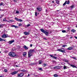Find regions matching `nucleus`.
Wrapping results in <instances>:
<instances>
[{
  "instance_id": "49530a36",
  "label": "nucleus",
  "mask_w": 77,
  "mask_h": 77,
  "mask_svg": "<svg viewBox=\"0 0 77 77\" xmlns=\"http://www.w3.org/2000/svg\"><path fill=\"white\" fill-rule=\"evenodd\" d=\"M35 16L36 17V16H37V12H35Z\"/></svg>"
},
{
  "instance_id": "39448f33",
  "label": "nucleus",
  "mask_w": 77,
  "mask_h": 77,
  "mask_svg": "<svg viewBox=\"0 0 77 77\" xmlns=\"http://www.w3.org/2000/svg\"><path fill=\"white\" fill-rule=\"evenodd\" d=\"M15 19L16 20V21H20V22H21L22 21H23V20H21V19H19L16 17H15Z\"/></svg>"
},
{
  "instance_id": "6ab92c4d",
  "label": "nucleus",
  "mask_w": 77,
  "mask_h": 77,
  "mask_svg": "<svg viewBox=\"0 0 77 77\" xmlns=\"http://www.w3.org/2000/svg\"><path fill=\"white\" fill-rule=\"evenodd\" d=\"M11 27H15V28H17L18 27L17 26L14 25H12L11 26Z\"/></svg>"
},
{
  "instance_id": "a211bd4d",
  "label": "nucleus",
  "mask_w": 77,
  "mask_h": 77,
  "mask_svg": "<svg viewBox=\"0 0 77 77\" xmlns=\"http://www.w3.org/2000/svg\"><path fill=\"white\" fill-rule=\"evenodd\" d=\"M5 41V42H6V41L5 40V39H3V38H0V41Z\"/></svg>"
},
{
  "instance_id": "864d4df0",
  "label": "nucleus",
  "mask_w": 77,
  "mask_h": 77,
  "mask_svg": "<svg viewBox=\"0 0 77 77\" xmlns=\"http://www.w3.org/2000/svg\"><path fill=\"white\" fill-rule=\"evenodd\" d=\"M3 11V10H1V9H0V11Z\"/></svg>"
},
{
  "instance_id": "6e6d98bb",
  "label": "nucleus",
  "mask_w": 77,
  "mask_h": 77,
  "mask_svg": "<svg viewBox=\"0 0 77 77\" xmlns=\"http://www.w3.org/2000/svg\"><path fill=\"white\" fill-rule=\"evenodd\" d=\"M7 22H8V23H10V22H9V21H8L7 20Z\"/></svg>"
},
{
  "instance_id": "603ef678",
  "label": "nucleus",
  "mask_w": 77,
  "mask_h": 77,
  "mask_svg": "<svg viewBox=\"0 0 77 77\" xmlns=\"http://www.w3.org/2000/svg\"><path fill=\"white\" fill-rule=\"evenodd\" d=\"M52 3H54V1H52Z\"/></svg>"
},
{
  "instance_id": "4be33fe9",
  "label": "nucleus",
  "mask_w": 77,
  "mask_h": 77,
  "mask_svg": "<svg viewBox=\"0 0 77 77\" xmlns=\"http://www.w3.org/2000/svg\"><path fill=\"white\" fill-rule=\"evenodd\" d=\"M3 21H5L6 22L7 21V20H6V18H5L3 20Z\"/></svg>"
},
{
  "instance_id": "20e7f679",
  "label": "nucleus",
  "mask_w": 77,
  "mask_h": 77,
  "mask_svg": "<svg viewBox=\"0 0 77 77\" xmlns=\"http://www.w3.org/2000/svg\"><path fill=\"white\" fill-rule=\"evenodd\" d=\"M2 38H6L9 37V35L7 34H4L2 36Z\"/></svg>"
},
{
  "instance_id": "f03ea898",
  "label": "nucleus",
  "mask_w": 77,
  "mask_h": 77,
  "mask_svg": "<svg viewBox=\"0 0 77 77\" xmlns=\"http://www.w3.org/2000/svg\"><path fill=\"white\" fill-rule=\"evenodd\" d=\"M8 55L10 56H11V57H13L16 56V54L14 52H10L9 53Z\"/></svg>"
},
{
  "instance_id": "e2e57ef3",
  "label": "nucleus",
  "mask_w": 77,
  "mask_h": 77,
  "mask_svg": "<svg viewBox=\"0 0 77 77\" xmlns=\"http://www.w3.org/2000/svg\"><path fill=\"white\" fill-rule=\"evenodd\" d=\"M60 10H57V11H59Z\"/></svg>"
},
{
  "instance_id": "a19ab883",
  "label": "nucleus",
  "mask_w": 77,
  "mask_h": 77,
  "mask_svg": "<svg viewBox=\"0 0 77 77\" xmlns=\"http://www.w3.org/2000/svg\"><path fill=\"white\" fill-rule=\"evenodd\" d=\"M10 21H11V22H14V20H10Z\"/></svg>"
},
{
  "instance_id": "c03bdc74",
  "label": "nucleus",
  "mask_w": 77,
  "mask_h": 77,
  "mask_svg": "<svg viewBox=\"0 0 77 77\" xmlns=\"http://www.w3.org/2000/svg\"><path fill=\"white\" fill-rule=\"evenodd\" d=\"M22 72H26V70H22Z\"/></svg>"
},
{
  "instance_id": "b1692460",
  "label": "nucleus",
  "mask_w": 77,
  "mask_h": 77,
  "mask_svg": "<svg viewBox=\"0 0 77 77\" xmlns=\"http://www.w3.org/2000/svg\"><path fill=\"white\" fill-rule=\"evenodd\" d=\"M62 47H67V45H64L62 46Z\"/></svg>"
},
{
  "instance_id": "4d7b16f0",
  "label": "nucleus",
  "mask_w": 77,
  "mask_h": 77,
  "mask_svg": "<svg viewBox=\"0 0 77 77\" xmlns=\"http://www.w3.org/2000/svg\"><path fill=\"white\" fill-rule=\"evenodd\" d=\"M70 39H71V38H72V37H70Z\"/></svg>"
},
{
  "instance_id": "423d86ee",
  "label": "nucleus",
  "mask_w": 77,
  "mask_h": 77,
  "mask_svg": "<svg viewBox=\"0 0 77 77\" xmlns=\"http://www.w3.org/2000/svg\"><path fill=\"white\" fill-rule=\"evenodd\" d=\"M18 72L17 71H14V72H12L11 74V75H15V74H16Z\"/></svg>"
},
{
  "instance_id": "c756f323",
  "label": "nucleus",
  "mask_w": 77,
  "mask_h": 77,
  "mask_svg": "<svg viewBox=\"0 0 77 77\" xmlns=\"http://www.w3.org/2000/svg\"><path fill=\"white\" fill-rule=\"evenodd\" d=\"M56 3H57V4H59V1H56Z\"/></svg>"
},
{
  "instance_id": "f704fd0d",
  "label": "nucleus",
  "mask_w": 77,
  "mask_h": 77,
  "mask_svg": "<svg viewBox=\"0 0 77 77\" xmlns=\"http://www.w3.org/2000/svg\"><path fill=\"white\" fill-rule=\"evenodd\" d=\"M43 65H44V66H47V64L44 63V64H43Z\"/></svg>"
},
{
  "instance_id": "5fc2aeb1",
  "label": "nucleus",
  "mask_w": 77,
  "mask_h": 77,
  "mask_svg": "<svg viewBox=\"0 0 77 77\" xmlns=\"http://www.w3.org/2000/svg\"><path fill=\"white\" fill-rule=\"evenodd\" d=\"M15 66L16 67H18V66H17V65H16Z\"/></svg>"
},
{
  "instance_id": "bb28decb",
  "label": "nucleus",
  "mask_w": 77,
  "mask_h": 77,
  "mask_svg": "<svg viewBox=\"0 0 77 77\" xmlns=\"http://www.w3.org/2000/svg\"><path fill=\"white\" fill-rule=\"evenodd\" d=\"M62 32L63 33H66V30H63L62 31Z\"/></svg>"
},
{
  "instance_id": "473e14b6",
  "label": "nucleus",
  "mask_w": 77,
  "mask_h": 77,
  "mask_svg": "<svg viewBox=\"0 0 77 77\" xmlns=\"http://www.w3.org/2000/svg\"><path fill=\"white\" fill-rule=\"evenodd\" d=\"M74 7V5H72L70 7L71 9H72V8H73Z\"/></svg>"
},
{
  "instance_id": "13d9d810",
  "label": "nucleus",
  "mask_w": 77,
  "mask_h": 77,
  "mask_svg": "<svg viewBox=\"0 0 77 77\" xmlns=\"http://www.w3.org/2000/svg\"><path fill=\"white\" fill-rule=\"evenodd\" d=\"M66 36H69V35H66Z\"/></svg>"
},
{
  "instance_id": "2f4dec72",
  "label": "nucleus",
  "mask_w": 77,
  "mask_h": 77,
  "mask_svg": "<svg viewBox=\"0 0 77 77\" xmlns=\"http://www.w3.org/2000/svg\"><path fill=\"white\" fill-rule=\"evenodd\" d=\"M3 4H4V3H3L1 2L0 4V6H2V5H3Z\"/></svg>"
},
{
  "instance_id": "aec40b11",
  "label": "nucleus",
  "mask_w": 77,
  "mask_h": 77,
  "mask_svg": "<svg viewBox=\"0 0 77 77\" xmlns=\"http://www.w3.org/2000/svg\"><path fill=\"white\" fill-rule=\"evenodd\" d=\"M26 55V52H24L23 53V56H25Z\"/></svg>"
},
{
  "instance_id": "2eb2a0df",
  "label": "nucleus",
  "mask_w": 77,
  "mask_h": 77,
  "mask_svg": "<svg viewBox=\"0 0 77 77\" xmlns=\"http://www.w3.org/2000/svg\"><path fill=\"white\" fill-rule=\"evenodd\" d=\"M37 11H39V12H41V8H37Z\"/></svg>"
},
{
  "instance_id": "9d476101",
  "label": "nucleus",
  "mask_w": 77,
  "mask_h": 77,
  "mask_svg": "<svg viewBox=\"0 0 77 77\" xmlns=\"http://www.w3.org/2000/svg\"><path fill=\"white\" fill-rule=\"evenodd\" d=\"M13 42H14V40L10 41L8 42V43L9 44H12Z\"/></svg>"
},
{
  "instance_id": "7c9ffc66",
  "label": "nucleus",
  "mask_w": 77,
  "mask_h": 77,
  "mask_svg": "<svg viewBox=\"0 0 77 77\" xmlns=\"http://www.w3.org/2000/svg\"><path fill=\"white\" fill-rule=\"evenodd\" d=\"M38 69L39 70H40V71H42V68H39Z\"/></svg>"
},
{
  "instance_id": "ddd939ff",
  "label": "nucleus",
  "mask_w": 77,
  "mask_h": 77,
  "mask_svg": "<svg viewBox=\"0 0 77 77\" xmlns=\"http://www.w3.org/2000/svg\"><path fill=\"white\" fill-rule=\"evenodd\" d=\"M23 48H24V49L26 50H28V49H29V47H27V46H26V45H25L23 46Z\"/></svg>"
},
{
  "instance_id": "58836bf2",
  "label": "nucleus",
  "mask_w": 77,
  "mask_h": 77,
  "mask_svg": "<svg viewBox=\"0 0 77 77\" xmlns=\"http://www.w3.org/2000/svg\"><path fill=\"white\" fill-rule=\"evenodd\" d=\"M65 61L66 62H67V63H68V61L67 60H65Z\"/></svg>"
},
{
  "instance_id": "0e129e2a",
  "label": "nucleus",
  "mask_w": 77,
  "mask_h": 77,
  "mask_svg": "<svg viewBox=\"0 0 77 77\" xmlns=\"http://www.w3.org/2000/svg\"><path fill=\"white\" fill-rule=\"evenodd\" d=\"M56 54H54V56H56Z\"/></svg>"
},
{
  "instance_id": "9b49d317",
  "label": "nucleus",
  "mask_w": 77,
  "mask_h": 77,
  "mask_svg": "<svg viewBox=\"0 0 77 77\" xmlns=\"http://www.w3.org/2000/svg\"><path fill=\"white\" fill-rule=\"evenodd\" d=\"M32 56V54L30 53V52H28V57H31V56Z\"/></svg>"
},
{
  "instance_id": "a878e982",
  "label": "nucleus",
  "mask_w": 77,
  "mask_h": 77,
  "mask_svg": "<svg viewBox=\"0 0 77 77\" xmlns=\"http://www.w3.org/2000/svg\"><path fill=\"white\" fill-rule=\"evenodd\" d=\"M4 71L5 72H8V70H7V69H5L4 70Z\"/></svg>"
},
{
  "instance_id": "052dcab7",
  "label": "nucleus",
  "mask_w": 77,
  "mask_h": 77,
  "mask_svg": "<svg viewBox=\"0 0 77 77\" xmlns=\"http://www.w3.org/2000/svg\"><path fill=\"white\" fill-rule=\"evenodd\" d=\"M3 77V76H0V77Z\"/></svg>"
},
{
  "instance_id": "0eeeda50",
  "label": "nucleus",
  "mask_w": 77,
  "mask_h": 77,
  "mask_svg": "<svg viewBox=\"0 0 77 77\" xmlns=\"http://www.w3.org/2000/svg\"><path fill=\"white\" fill-rule=\"evenodd\" d=\"M18 77H21L23 76V73H20V74H18Z\"/></svg>"
},
{
  "instance_id": "72a5a7b5",
  "label": "nucleus",
  "mask_w": 77,
  "mask_h": 77,
  "mask_svg": "<svg viewBox=\"0 0 77 77\" xmlns=\"http://www.w3.org/2000/svg\"><path fill=\"white\" fill-rule=\"evenodd\" d=\"M70 30V29H69V28H68L67 32H69Z\"/></svg>"
},
{
  "instance_id": "680f3d73",
  "label": "nucleus",
  "mask_w": 77,
  "mask_h": 77,
  "mask_svg": "<svg viewBox=\"0 0 77 77\" xmlns=\"http://www.w3.org/2000/svg\"><path fill=\"white\" fill-rule=\"evenodd\" d=\"M47 9H46V12H47Z\"/></svg>"
},
{
  "instance_id": "774afa93",
  "label": "nucleus",
  "mask_w": 77,
  "mask_h": 77,
  "mask_svg": "<svg viewBox=\"0 0 77 77\" xmlns=\"http://www.w3.org/2000/svg\"><path fill=\"white\" fill-rule=\"evenodd\" d=\"M51 66H53V65H51Z\"/></svg>"
},
{
  "instance_id": "1a4fd4ad",
  "label": "nucleus",
  "mask_w": 77,
  "mask_h": 77,
  "mask_svg": "<svg viewBox=\"0 0 77 77\" xmlns=\"http://www.w3.org/2000/svg\"><path fill=\"white\" fill-rule=\"evenodd\" d=\"M69 65H70V66H72V68H77V67L76 66H75L74 65L71 64H69Z\"/></svg>"
},
{
  "instance_id": "412c9836",
  "label": "nucleus",
  "mask_w": 77,
  "mask_h": 77,
  "mask_svg": "<svg viewBox=\"0 0 77 77\" xmlns=\"http://www.w3.org/2000/svg\"><path fill=\"white\" fill-rule=\"evenodd\" d=\"M76 30L74 29H72L71 30V32H73V33H74V32H75Z\"/></svg>"
},
{
  "instance_id": "cd10ccee",
  "label": "nucleus",
  "mask_w": 77,
  "mask_h": 77,
  "mask_svg": "<svg viewBox=\"0 0 77 77\" xmlns=\"http://www.w3.org/2000/svg\"><path fill=\"white\" fill-rule=\"evenodd\" d=\"M42 63V61H39V64H41Z\"/></svg>"
},
{
  "instance_id": "393cba45",
  "label": "nucleus",
  "mask_w": 77,
  "mask_h": 77,
  "mask_svg": "<svg viewBox=\"0 0 77 77\" xmlns=\"http://www.w3.org/2000/svg\"><path fill=\"white\" fill-rule=\"evenodd\" d=\"M67 66H64L63 67V69H67Z\"/></svg>"
},
{
  "instance_id": "4468645a",
  "label": "nucleus",
  "mask_w": 77,
  "mask_h": 77,
  "mask_svg": "<svg viewBox=\"0 0 77 77\" xmlns=\"http://www.w3.org/2000/svg\"><path fill=\"white\" fill-rule=\"evenodd\" d=\"M53 69H60L59 66H56L53 68Z\"/></svg>"
},
{
  "instance_id": "37998d69",
  "label": "nucleus",
  "mask_w": 77,
  "mask_h": 77,
  "mask_svg": "<svg viewBox=\"0 0 77 77\" xmlns=\"http://www.w3.org/2000/svg\"><path fill=\"white\" fill-rule=\"evenodd\" d=\"M22 38H26V37L25 36H23L22 37Z\"/></svg>"
},
{
  "instance_id": "09e8293b",
  "label": "nucleus",
  "mask_w": 77,
  "mask_h": 77,
  "mask_svg": "<svg viewBox=\"0 0 77 77\" xmlns=\"http://www.w3.org/2000/svg\"><path fill=\"white\" fill-rule=\"evenodd\" d=\"M33 45L32 44H30V47H32V46Z\"/></svg>"
},
{
  "instance_id": "7ed1b4c3",
  "label": "nucleus",
  "mask_w": 77,
  "mask_h": 77,
  "mask_svg": "<svg viewBox=\"0 0 77 77\" xmlns=\"http://www.w3.org/2000/svg\"><path fill=\"white\" fill-rule=\"evenodd\" d=\"M57 51H60V52H62V53H65V49L63 48H62L61 49H58Z\"/></svg>"
},
{
  "instance_id": "a18cd8bd",
  "label": "nucleus",
  "mask_w": 77,
  "mask_h": 77,
  "mask_svg": "<svg viewBox=\"0 0 77 77\" xmlns=\"http://www.w3.org/2000/svg\"><path fill=\"white\" fill-rule=\"evenodd\" d=\"M73 59H75V60H76V58L75 57H72Z\"/></svg>"
},
{
  "instance_id": "3c124183",
  "label": "nucleus",
  "mask_w": 77,
  "mask_h": 77,
  "mask_svg": "<svg viewBox=\"0 0 77 77\" xmlns=\"http://www.w3.org/2000/svg\"><path fill=\"white\" fill-rule=\"evenodd\" d=\"M44 39L45 40H47V39H46L45 38H44Z\"/></svg>"
},
{
  "instance_id": "f3484780",
  "label": "nucleus",
  "mask_w": 77,
  "mask_h": 77,
  "mask_svg": "<svg viewBox=\"0 0 77 77\" xmlns=\"http://www.w3.org/2000/svg\"><path fill=\"white\" fill-rule=\"evenodd\" d=\"M24 33L25 35H29V33L27 32H24Z\"/></svg>"
},
{
  "instance_id": "f8f14e48",
  "label": "nucleus",
  "mask_w": 77,
  "mask_h": 77,
  "mask_svg": "<svg viewBox=\"0 0 77 77\" xmlns=\"http://www.w3.org/2000/svg\"><path fill=\"white\" fill-rule=\"evenodd\" d=\"M34 51H35V50L33 49H30V51H29V52L32 54V53H33Z\"/></svg>"
},
{
  "instance_id": "ea45409f",
  "label": "nucleus",
  "mask_w": 77,
  "mask_h": 77,
  "mask_svg": "<svg viewBox=\"0 0 77 77\" xmlns=\"http://www.w3.org/2000/svg\"><path fill=\"white\" fill-rule=\"evenodd\" d=\"M13 2L16 3V2H17V0H13Z\"/></svg>"
},
{
  "instance_id": "79ce46f5",
  "label": "nucleus",
  "mask_w": 77,
  "mask_h": 77,
  "mask_svg": "<svg viewBox=\"0 0 77 77\" xmlns=\"http://www.w3.org/2000/svg\"><path fill=\"white\" fill-rule=\"evenodd\" d=\"M2 27H2V25H0V28H2Z\"/></svg>"
},
{
  "instance_id": "dca6fc26",
  "label": "nucleus",
  "mask_w": 77,
  "mask_h": 77,
  "mask_svg": "<svg viewBox=\"0 0 77 77\" xmlns=\"http://www.w3.org/2000/svg\"><path fill=\"white\" fill-rule=\"evenodd\" d=\"M72 48H73L72 47H69L67 48V50H71L72 49Z\"/></svg>"
},
{
  "instance_id": "5701e85b",
  "label": "nucleus",
  "mask_w": 77,
  "mask_h": 77,
  "mask_svg": "<svg viewBox=\"0 0 77 77\" xmlns=\"http://www.w3.org/2000/svg\"><path fill=\"white\" fill-rule=\"evenodd\" d=\"M66 3H67V1H66L64 3L63 5V6H65L66 4Z\"/></svg>"
},
{
  "instance_id": "e433bc0d",
  "label": "nucleus",
  "mask_w": 77,
  "mask_h": 77,
  "mask_svg": "<svg viewBox=\"0 0 77 77\" xmlns=\"http://www.w3.org/2000/svg\"><path fill=\"white\" fill-rule=\"evenodd\" d=\"M16 14H19V11H17L16 12Z\"/></svg>"
},
{
  "instance_id": "4c0bfd02",
  "label": "nucleus",
  "mask_w": 77,
  "mask_h": 77,
  "mask_svg": "<svg viewBox=\"0 0 77 77\" xmlns=\"http://www.w3.org/2000/svg\"><path fill=\"white\" fill-rule=\"evenodd\" d=\"M30 26V24H28L27 25V27H29V26Z\"/></svg>"
},
{
  "instance_id": "c9c22d12",
  "label": "nucleus",
  "mask_w": 77,
  "mask_h": 77,
  "mask_svg": "<svg viewBox=\"0 0 77 77\" xmlns=\"http://www.w3.org/2000/svg\"><path fill=\"white\" fill-rule=\"evenodd\" d=\"M67 4H69V1H68L67 2Z\"/></svg>"
},
{
  "instance_id": "8fccbe9b",
  "label": "nucleus",
  "mask_w": 77,
  "mask_h": 77,
  "mask_svg": "<svg viewBox=\"0 0 77 77\" xmlns=\"http://www.w3.org/2000/svg\"><path fill=\"white\" fill-rule=\"evenodd\" d=\"M75 39H77V37L75 36Z\"/></svg>"
},
{
  "instance_id": "6e6552de",
  "label": "nucleus",
  "mask_w": 77,
  "mask_h": 77,
  "mask_svg": "<svg viewBox=\"0 0 77 77\" xmlns=\"http://www.w3.org/2000/svg\"><path fill=\"white\" fill-rule=\"evenodd\" d=\"M50 56L51 57H52V58H53V59H55L56 60L57 59V57H54L52 55H50Z\"/></svg>"
},
{
  "instance_id": "f257e3e1",
  "label": "nucleus",
  "mask_w": 77,
  "mask_h": 77,
  "mask_svg": "<svg viewBox=\"0 0 77 77\" xmlns=\"http://www.w3.org/2000/svg\"><path fill=\"white\" fill-rule=\"evenodd\" d=\"M40 30L42 32L44 33L45 35L47 36L48 35V30H46V31H45L43 29H40Z\"/></svg>"
},
{
  "instance_id": "69168bd1",
  "label": "nucleus",
  "mask_w": 77,
  "mask_h": 77,
  "mask_svg": "<svg viewBox=\"0 0 77 77\" xmlns=\"http://www.w3.org/2000/svg\"><path fill=\"white\" fill-rule=\"evenodd\" d=\"M1 53V51H0V54Z\"/></svg>"
},
{
  "instance_id": "c85d7f7f",
  "label": "nucleus",
  "mask_w": 77,
  "mask_h": 77,
  "mask_svg": "<svg viewBox=\"0 0 77 77\" xmlns=\"http://www.w3.org/2000/svg\"><path fill=\"white\" fill-rule=\"evenodd\" d=\"M54 76L55 77H58V75H57V74H55L54 75Z\"/></svg>"
},
{
  "instance_id": "de8ad7c7",
  "label": "nucleus",
  "mask_w": 77,
  "mask_h": 77,
  "mask_svg": "<svg viewBox=\"0 0 77 77\" xmlns=\"http://www.w3.org/2000/svg\"><path fill=\"white\" fill-rule=\"evenodd\" d=\"M22 26V24H20L19 25V26Z\"/></svg>"
},
{
  "instance_id": "338daca9",
  "label": "nucleus",
  "mask_w": 77,
  "mask_h": 77,
  "mask_svg": "<svg viewBox=\"0 0 77 77\" xmlns=\"http://www.w3.org/2000/svg\"><path fill=\"white\" fill-rule=\"evenodd\" d=\"M28 76L29 75V74H28Z\"/></svg>"
},
{
  "instance_id": "bf43d9fd",
  "label": "nucleus",
  "mask_w": 77,
  "mask_h": 77,
  "mask_svg": "<svg viewBox=\"0 0 77 77\" xmlns=\"http://www.w3.org/2000/svg\"><path fill=\"white\" fill-rule=\"evenodd\" d=\"M2 18V17H0V18Z\"/></svg>"
}]
</instances>
